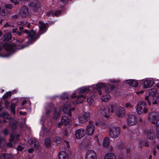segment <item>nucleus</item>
<instances>
[{"label":"nucleus","mask_w":159,"mask_h":159,"mask_svg":"<svg viewBox=\"0 0 159 159\" xmlns=\"http://www.w3.org/2000/svg\"><path fill=\"white\" fill-rule=\"evenodd\" d=\"M34 147L37 149H39V142L36 139L34 145Z\"/></svg>","instance_id":"de8ad7c7"},{"label":"nucleus","mask_w":159,"mask_h":159,"mask_svg":"<svg viewBox=\"0 0 159 159\" xmlns=\"http://www.w3.org/2000/svg\"><path fill=\"white\" fill-rule=\"evenodd\" d=\"M68 94L65 93L62 94L61 96V98L63 100H65L68 99Z\"/></svg>","instance_id":"09e8293b"},{"label":"nucleus","mask_w":159,"mask_h":159,"mask_svg":"<svg viewBox=\"0 0 159 159\" xmlns=\"http://www.w3.org/2000/svg\"><path fill=\"white\" fill-rule=\"evenodd\" d=\"M34 148H31L28 149V152L29 153H32V152L34 151Z\"/></svg>","instance_id":"052dcab7"},{"label":"nucleus","mask_w":159,"mask_h":159,"mask_svg":"<svg viewBox=\"0 0 159 159\" xmlns=\"http://www.w3.org/2000/svg\"><path fill=\"white\" fill-rule=\"evenodd\" d=\"M12 155L9 153H3L0 156V159H12Z\"/></svg>","instance_id":"bb28decb"},{"label":"nucleus","mask_w":159,"mask_h":159,"mask_svg":"<svg viewBox=\"0 0 159 159\" xmlns=\"http://www.w3.org/2000/svg\"><path fill=\"white\" fill-rule=\"evenodd\" d=\"M125 82L127 84L133 87H136L138 85V82L134 80H125Z\"/></svg>","instance_id":"aec40b11"},{"label":"nucleus","mask_w":159,"mask_h":159,"mask_svg":"<svg viewBox=\"0 0 159 159\" xmlns=\"http://www.w3.org/2000/svg\"><path fill=\"white\" fill-rule=\"evenodd\" d=\"M52 143V141L50 139L47 138L45 140L44 145L47 148H50Z\"/></svg>","instance_id":"c85d7f7f"},{"label":"nucleus","mask_w":159,"mask_h":159,"mask_svg":"<svg viewBox=\"0 0 159 159\" xmlns=\"http://www.w3.org/2000/svg\"><path fill=\"white\" fill-rule=\"evenodd\" d=\"M86 99L85 97L82 95H81L77 97V100L76 101V103L79 104L82 101H84Z\"/></svg>","instance_id":"2f4dec72"},{"label":"nucleus","mask_w":159,"mask_h":159,"mask_svg":"<svg viewBox=\"0 0 159 159\" xmlns=\"http://www.w3.org/2000/svg\"><path fill=\"white\" fill-rule=\"evenodd\" d=\"M9 114L7 112H3L0 114V116L3 118H7L8 117Z\"/></svg>","instance_id":"e433bc0d"},{"label":"nucleus","mask_w":159,"mask_h":159,"mask_svg":"<svg viewBox=\"0 0 159 159\" xmlns=\"http://www.w3.org/2000/svg\"><path fill=\"white\" fill-rule=\"evenodd\" d=\"M0 15L2 16H6V13L4 11L2 10L0 11Z\"/></svg>","instance_id":"5fc2aeb1"},{"label":"nucleus","mask_w":159,"mask_h":159,"mask_svg":"<svg viewBox=\"0 0 159 159\" xmlns=\"http://www.w3.org/2000/svg\"><path fill=\"white\" fill-rule=\"evenodd\" d=\"M7 146L8 147L11 148L12 147V144L11 143H8L7 144Z\"/></svg>","instance_id":"69168bd1"},{"label":"nucleus","mask_w":159,"mask_h":159,"mask_svg":"<svg viewBox=\"0 0 159 159\" xmlns=\"http://www.w3.org/2000/svg\"><path fill=\"white\" fill-rule=\"evenodd\" d=\"M19 14L22 17H26L29 15V10L26 7L23 6L21 8Z\"/></svg>","instance_id":"a211bd4d"},{"label":"nucleus","mask_w":159,"mask_h":159,"mask_svg":"<svg viewBox=\"0 0 159 159\" xmlns=\"http://www.w3.org/2000/svg\"><path fill=\"white\" fill-rule=\"evenodd\" d=\"M3 133L6 136L8 134L9 131L7 129H6L3 130Z\"/></svg>","instance_id":"864d4df0"},{"label":"nucleus","mask_w":159,"mask_h":159,"mask_svg":"<svg viewBox=\"0 0 159 159\" xmlns=\"http://www.w3.org/2000/svg\"><path fill=\"white\" fill-rule=\"evenodd\" d=\"M36 140V139L35 138H31L28 140V143L30 145H31L33 144L34 145Z\"/></svg>","instance_id":"a19ab883"},{"label":"nucleus","mask_w":159,"mask_h":159,"mask_svg":"<svg viewBox=\"0 0 159 159\" xmlns=\"http://www.w3.org/2000/svg\"><path fill=\"white\" fill-rule=\"evenodd\" d=\"M125 108L127 109L131 108L133 107V105L130 103H126L125 104Z\"/></svg>","instance_id":"37998d69"},{"label":"nucleus","mask_w":159,"mask_h":159,"mask_svg":"<svg viewBox=\"0 0 159 159\" xmlns=\"http://www.w3.org/2000/svg\"><path fill=\"white\" fill-rule=\"evenodd\" d=\"M96 125L99 126L102 129H105L106 128L107 125L105 121L104 120H102L99 122H96Z\"/></svg>","instance_id":"393cba45"},{"label":"nucleus","mask_w":159,"mask_h":159,"mask_svg":"<svg viewBox=\"0 0 159 159\" xmlns=\"http://www.w3.org/2000/svg\"><path fill=\"white\" fill-rule=\"evenodd\" d=\"M11 34L10 33H7L4 35L2 38V39L3 41H8L11 40Z\"/></svg>","instance_id":"a878e982"},{"label":"nucleus","mask_w":159,"mask_h":159,"mask_svg":"<svg viewBox=\"0 0 159 159\" xmlns=\"http://www.w3.org/2000/svg\"><path fill=\"white\" fill-rule=\"evenodd\" d=\"M11 95V93L10 92H7L3 96V98L5 99L8 98L9 96Z\"/></svg>","instance_id":"49530a36"},{"label":"nucleus","mask_w":159,"mask_h":159,"mask_svg":"<svg viewBox=\"0 0 159 159\" xmlns=\"http://www.w3.org/2000/svg\"><path fill=\"white\" fill-rule=\"evenodd\" d=\"M109 139L108 137H106L104 139L103 143V145L104 147L107 148L109 146Z\"/></svg>","instance_id":"7c9ffc66"},{"label":"nucleus","mask_w":159,"mask_h":159,"mask_svg":"<svg viewBox=\"0 0 159 159\" xmlns=\"http://www.w3.org/2000/svg\"><path fill=\"white\" fill-rule=\"evenodd\" d=\"M75 108H71L70 105L68 104H65L63 108V111L64 112L69 115L70 116H71V111H74Z\"/></svg>","instance_id":"f3484780"},{"label":"nucleus","mask_w":159,"mask_h":159,"mask_svg":"<svg viewBox=\"0 0 159 159\" xmlns=\"http://www.w3.org/2000/svg\"><path fill=\"white\" fill-rule=\"evenodd\" d=\"M95 127L94 122L90 120L89 121L88 124L86 129V133L88 135H92L94 131Z\"/></svg>","instance_id":"0eeeda50"},{"label":"nucleus","mask_w":159,"mask_h":159,"mask_svg":"<svg viewBox=\"0 0 159 159\" xmlns=\"http://www.w3.org/2000/svg\"><path fill=\"white\" fill-rule=\"evenodd\" d=\"M148 109L146 107V103L144 101H139L136 107V111L139 114H146L148 111Z\"/></svg>","instance_id":"20e7f679"},{"label":"nucleus","mask_w":159,"mask_h":159,"mask_svg":"<svg viewBox=\"0 0 159 159\" xmlns=\"http://www.w3.org/2000/svg\"><path fill=\"white\" fill-rule=\"evenodd\" d=\"M53 142L54 143H57V145L58 144H60L61 143V139L59 137H56L55 138H54L53 139Z\"/></svg>","instance_id":"c9c22d12"},{"label":"nucleus","mask_w":159,"mask_h":159,"mask_svg":"<svg viewBox=\"0 0 159 159\" xmlns=\"http://www.w3.org/2000/svg\"><path fill=\"white\" fill-rule=\"evenodd\" d=\"M17 149L18 151H22L23 149V148L21 146L19 145L17 147Z\"/></svg>","instance_id":"6e6d98bb"},{"label":"nucleus","mask_w":159,"mask_h":159,"mask_svg":"<svg viewBox=\"0 0 159 159\" xmlns=\"http://www.w3.org/2000/svg\"><path fill=\"white\" fill-rule=\"evenodd\" d=\"M5 7L7 9H11L13 7V6L11 4H6L5 5Z\"/></svg>","instance_id":"603ef678"},{"label":"nucleus","mask_w":159,"mask_h":159,"mask_svg":"<svg viewBox=\"0 0 159 159\" xmlns=\"http://www.w3.org/2000/svg\"><path fill=\"white\" fill-rule=\"evenodd\" d=\"M58 157L59 159H68V155L64 151L60 152Z\"/></svg>","instance_id":"4be33fe9"},{"label":"nucleus","mask_w":159,"mask_h":159,"mask_svg":"<svg viewBox=\"0 0 159 159\" xmlns=\"http://www.w3.org/2000/svg\"><path fill=\"white\" fill-rule=\"evenodd\" d=\"M10 109L11 111L14 114H15V104L11 103L10 106Z\"/></svg>","instance_id":"ea45409f"},{"label":"nucleus","mask_w":159,"mask_h":159,"mask_svg":"<svg viewBox=\"0 0 159 159\" xmlns=\"http://www.w3.org/2000/svg\"><path fill=\"white\" fill-rule=\"evenodd\" d=\"M47 15L48 16H53V12L52 11H51L47 13Z\"/></svg>","instance_id":"bf43d9fd"},{"label":"nucleus","mask_w":159,"mask_h":159,"mask_svg":"<svg viewBox=\"0 0 159 159\" xmlns=\"http://www.w3.org/2000/svg\"><path fill=\"white\" fill-rule=\"evenodd\" d=\"M156 126L157 127H159V119L157 121Z\"/></svg>","instance_id":"774afa93"},{"label":"nucleus","mask_w":159,"mask_h":159,"mask_svg":"<svg viewBox=\"0 0 159 159\" xmlns=\"http://www.w3.org/2000/svg\"><path fill=\"white\" fill-rule=\"evenodd\" d=\"M40 35L39 32L36 33L35 30H30L28 38L27 39L31 41V44L39 39Z\"/></svg>","instance_id":"39448f33"},{"label":"nucleus","mask_w":159,"mask_h":159,"mask_svg":"<svg viewBox=\"0 0 159 159\" xmlns=\"http://www.w3.org/2000/svg\"><path fill=\"white\" fill-rule=\"evenodd\" d=\"M17 34H18V35L19 36H20L22 34H23V33L22 31L20 32H19V31H17Z\"/></svg>","instance_id":"338daca9"},{"label":"nucleus","mask_w":159,"mask_h":159,"mask_svg":"<svg viewBox=\"0 0 159 159\" xmlns=\"http://www.w3.org/2000/svg\"><path fill=\"white\" fill-rule=\"evenodd\" d=\"M11 139H10V141H11L13 142H16L18 140V138L19 137V135H16V138L13 135H11Z\"/></svg>","instance_id":"473e14b6"},{"label":"nucleus","mask_w":159,"mask_h":159,"mask_svg":"<svg viewBox=\"0 0 159 159\" xmlns=\"http://www.w3.org/2000/svg\"><path fill=\"white\" fill-rule=\"evenodd\" d=\"M19 14H20L19 13L17 14L13 15L11 16V18L13 20H16L19 18L20 16Z\"/></svg>","instance_id":"3c124183"},{"label":"nucleus","mask_w":159,"mask_h":159,"mask_svg":"<svg viewBox=\"0 0 159 159\" xmlns=\"http://www.w3.org/2000/svg\"><path fill=\"white\" fill-rule=\"evenodd\" d=\"M116 116L120 118H122L125 115V111L124 108L120 106L116 108Z\"/></svg>","instance_id":"1a4fd4ad"},{"label":"nucleus","mask_w":159,"mask_h":159,"mask_svg":"<svg viewBox=\"0 0 159 159\" xmlns=\"http://www.w3.org/2000/svg\"><path fill=\"white\" fill-rule=\"evenodd\" d=\"M114 108L113 106L109 107L103 106L99 108V111L105 117H108L114 112Z\"/></svg>","instance_id":"f03ea898"},{"label":"nucleus","mask_w":159,"mask_h":159,"mask_svg":"<svg viewBox=\"0 0 159 159\" xmlns=\"http://www.w3.org/2000/svg\"><path fill=\"white\" fill-rule=\"evenodd\" d=\"M80 91L81 93H84L89 92V90L88 88L85 87L80 89Z\"/></svg>","instance_id":"a18cd8bd"},{"label":"nucleus","mask_w":159,"mask_h":159,"mask_svg":"<svg viewBox=\"0 0 159 159\" xmlns=\"http://www.w3.org/2000/svg\"><path fill=\"white\" fill-rule=\"evenodd\" d=\"M96 154L94 151L88 150L86 152L85 159H96Z\"/></svg>","instance_id":"ddd939ff"},{"label":"nucleus","mask_w":159,"mask_h":159,"mask_svg":"<svg viewBox=\"0 0 159 159\" xmlns=\"http://www.w3.org/2000/svg\"><path fill=\"white\" fill-rule=\"evenodd\" d=\"M39 30V32L40 35L44 33L47 30L48 24H45L41 21H39L38 24Z\"/></svg>","instance_id":"9d476101"},{"label":"nucleus","mask_w":159,"mask_h":159,"mask_svg":"<svg viewBox=\"0 0 159 159\" xmlns=\"http://www.w3.org/2000/svg\"><path fill=\"white\" fill-rule=\"evenodd\" d=\"M4 103L6 108L7 109H8V106L9 105L10 103L7 100H5L4 102Z\"/></svg>","instance_id":"4d7b16f0"},{"label":"nucleus","mask_w":159,"mask_h":159,"mask_svg":"<svg viewBox=\"0 0 159 159\" xmlns=\"http://www.w3.org/2000/svg\"><path fill=\"white\" fill-rule=\"evenodd\" d=\"M60 110L58 109H55L54 114V118L57 119L60 113Z\"/></svg>","instance_id":"72a5a7b5"},{"label":"nucleus","mask_w":159,"mask_h":159,"mask_svg":"<svg viewBox=\"0 0 159 159\" xmlns=\"http://www.w3.org/2000/svg\"><path fill=\"white\" fill-rule=\"evenodd\" d=\"M144 133L148 138L151 140L153 139L155 137L154 131L152 129L145 130Z\"/></svg>","instance_id":"dca6fc26"},{"label":"nucleus","mask_w":159,"mask_h":159,"mask_svg":"<svg viewBox=\"0 0 159 159\" xmlns=\"http://www.w3.org/2000/svg\"><path fill=\"white\" fill-rule=\"evenodd\" d=\"M128 125L130 126L136 125L137 123V118L136 115L132 114H129L127 116Z\"/></svg>","instance_id":"423d86ee"},{"label":"nucleus","mask_w":159,"mask_h":159,"mask_svg":"<svg viewBox=\"0 0 159 159\" xmlns=\"http://www.w3.org/2000/svg\"><path fill=\"white\" fill-rule=\"evenodd\" d=\"M154 82L150 79H146L143 81V87L144 88H150L154 84Z\"/></svg>","instance_id":"6ab92c4d"},{"label":"nucleus","mask_w":159,"mask_h":159,"mask_svg":"<svg viewBox=\"0 0 159 159\" xmlns=\"http://www.w3.org/2000/svg\"><path fill=\"white\" fill-rule=\"evenodd\" d=\"M27 21L26 20H24L23 21H19L17 22L18 25L22 26L25 25L27 24Z\"/></svg>","instance_id":"c03bdc74"},{"label":"nucleus","mask_w":159,"mask_h":159,"mask_svg":"<svg viewBox=\"0 0 159 159\" xmlns=\"http://www.w3.org/2000/svg\"><path fill=\"white\" fill-rule=\"evenodd\" d=\"M95 88L98 90L99 94L101 95L102 93L105 92V89L106 88V84L102 83L98 84L96 85Z\"/></svg>","instance_id":"2eb2a0df"},{"label":"nucleus","mask_w":159,"mask_h":159,"mask_svg":"<svg viewBox=\"0 0 159 159\" xmlns=\"http://www.w3.org/2000/svg\"><path fill=\"white\" fill-rule=\"evenodd\" d=\"M159 98V97L157 94H154L152 96L150 95L149 96H147L145 98V99L148 102V105L150 106L151 105L152 100L153 101H157Z\"/></svg>","instance_id":"f8f14e48"},{"label":"nucleus","mask_w":159,"mask_h":159,"mask_svg":"<svg viewBox=\"0 0 159 159\" xmlns=\"http://www.w3.org/2000/svg\"><path fill=\"white\" fill-rule=\"evenodd\" d=\"M94 96L93 95H90L87 99V101L89 103H91L94 100Z\"/></svg>","instance_id":"f704fd0d"},{"label":"nucleus","mask_w":159,"mask_h":159,"mask_svg":"<svg viewBox=\"0 0 159 159\" xmlns=\"http://www.w3.org/2000/svg\"><path fill=\"white\" fill-rule=\"evenodd\" d=\"M89 113L85 112L82 114L79 118V121L80 123L84 124L90 118Z\"/></svg>","instance_id":"6e6552de"},{"label":"nucleus","mask_w":159,"mask_h":159,"mask_svg":"<svg viewBox=\"0 0 159 159\" xmlns=\"http://www.w3.org/2000/svg\"><path fill=\"white\" fill-rule=\"evenodd\" d=\"M61 11L60 10H57L55 12H53V16H57L61 14Z\"/></svg>","instance_id":"8fccbe9b"},{"label":"nucleus","mask_w":159,"mask_h":159,"mask_svg":"<svg viewBox=\"0 0 159 159\" xmlns=\"http://www.w3.org/2000/svg\"><path fill=\"white\" fill-rule=\"evenodd\" d=\"M31 43L30 41L27 38H25L23 39L16 40L15 43H14L12 44L6 43L3 44V46L7 51L14 53L18 50L28 47Z\"/></svg>","instance_id":"f257e3e1"},{"label":"nucleus","mask_w":159,"mask_h":159,"mask_svg":"<svg viewBox=\"0 0 159 159\" xmlns=\"http://www.w3.org/2000/svg\"><path fill=\"white\" fill-rule=\"evenodd\" d=\"M39 2L36 0H35L33 2H30V5L32 7L34 8L35 9L38 8L39 7Z\"/></svg>","instance_id":"b1692460"},{"label":"nucleus","mask_w":159,"mask_h":159,"mask_svg":"<svg viewBox=\"0 0 159 159\" xmlns=\"http://www.w3.org/2000/svg\"><path fill=\"white\" fill-rule=\"evenodd\" d=\"M104 159H116L115 155L112 153L107 154L104 156Z\"/></svg>","instance_id":"cd10ccee"},{"label":"nucleus","mask_w":159,"mask_h":159,"mask_svg":"<svg viewBox=\"0 0 159 159\" xmlns=\"http://www.w3.org/2000/svg\"><path fill=\"white\" fill-rule=\"evenodd\" d=\"M108 133L110 137L116 139L120 135L121 129L119 127L111 126L109 128Z\"/></svg>","instance_id":"7ed1b4c3"},{"label":"nucleus","mask_w":159,"mask_h":159,"mask_svg":"<svg viewBox=\"0 0 159 159\" xmlns=\"http://www.w3.org/2000/svg\"><path fill=\"white\" fill-rule=\"evenodd\" d=\"M9 125L13 129H16L17 128V124L16 122H12L9 123Z\"/></svg>","instance_id":"58836bf2"},{"label":"nucleus","mask_w":159,"mask_h":159,"mask_svg":"<svg viewBox=\"0 0 159 159\" xmlns=\"http://www.w3.org/2000/svg\"><path fill=\"white\" fill-rule=\"evenodd\" d=\"M70 121V120L69 118L66 116H62L61 119V122L62 124L66 125H68Z\"/></svg>","instance_id":"412c9836"},{"label":"nucleus","mask_w":159,"mask_h":159,"mask_svg":"<svg viewBox=\"0 0 159 159\" xmlns=\"http://www.w3.org/2000/svg\"><path fill=\"white\" fill-rule=\"evenodd\" d=\"M10 1L14 3L15 5L18 4H19V2L16 0H10Z\"/></svg>","instance_id":"13d9d810"},{"label":"nucleus","mask_w":159,"mask_h":159,"mask_svg":"<svg viewBox=\"0 0 159 159\" xmlns=\"http://www.w3.org/2000/svg\"><path fill=\"white\" fill-rule=\"evenodd\" d=\"M158 118V116L157 115L152 113L149 114L148 116V119L149 121L155 125H156Z\"/></svg>","instance_id":"9b49d317"},{"label":"nucleus","mask_w":159,"mask_h":159,"mask_svg":"<svg viewBox=\"0 0 159 159\" xmlns=\"http://www.w3.org/2000/svg\"><path fill=\"white\" fill-rule=\"evenodd\" d=\"M52 109V107L49 105L47 106L46 108V113L48 115L50 113Z\"/></svg>","instance_id":"79ce46f5"},{"label":"nucleus","mask_w":159,"mask_h":159,"mask_svg":"<svg viewBox=\"0 0 159 159\" xmlns=\"http://www.w3.org/2000/svg\"><path fill=\"white\" fill-rule=\"evenodd\" d=\"M119 148L120 149H122L125 148V145L123 143V141L121 140L118 143Z\"/></svg>","instance_id":"4c0bfd02"},{"label":"nucleus","mask_w":159,"mask_h":159,"mask_svg":"<svg viewBox=\"0 0 159 159\" xmlns=\"http://www.w3.org/2000/svg\"><path fill=\"white\" fill-rule=\"evenodd\" d=\"M62 133L63 134L64 136H66L67 135V133L66 130H63L62 132Z\"/></svg>","instance_id":"e2e57ef3"},{"label":"nucleus","mask_w":159,"mask_h":159,"mask_svg":"<svg viewBox=\"0 0 159 159\" xmlns=\"http://www.w3.org/2000/svg\"><path fill=\"white\" fill-rule=\"evenodd\" d=\"M85 132L84 129H80L75 131V138L77 139H80L85 135Z\"/></svg>","instance_id":"4468645a"},{"label":"nucleus","mask_w":159,"mask_h":159,"mask_svg":"<svg viewBox=\"0 0 159 159\" xmlns=\"http://www.w3.org/2000/svg\"><path fill=\"white\" fill-rule=\"evenodd\" d=\"M115 87V86L113 84L110 85L106 84L105 91V92L107 91L108 92H111L114 89Z\"/></svg>","instance_id":"5701e85b"},{"label":"nucleus","mask_w":159,"mask_h":159,"mask_svg":"<svg viewBox=\"0 0 159 159\" xmlns=\"http://www.w3.org/2000/svg\"><path fill=\"white\" fill-rule=\"evenodd\" d=\"M157 132V136L158 138L159 139V127H157L156 128Z\"/></svg>","instance_id":"680f3d73"},{"label":"nucleus","mask_w":159,"mask_h":159,"mask_svg":"<svg viewBox=\"0 0 159 159\" xmlns=\"http://www.w3.org/2000/svg\"><path fill=\"white\" fill-rule=\"evenodd\" d=\"M111 98V97L108 94H107L106 95H103L101 97L102 101L104 102H107Z\"/></svg>","instance_id":"c756f323"},{"label":"nucleus","mask_w":159,"mask_h":159,"mask_svg":"<svg viewBox=\"0 0 159 159\" xmlns=\"http://www.w3.org/2000/svg\"><path fill=\"white\" fill-rule=\"evenodd\" d=\"M23 33H25L26 34H28V36L29 35V33L30 32V31H29L28 30H25L22 31Z\"/></svg>","instance_id":"0e129e2a"}]
</instances>
